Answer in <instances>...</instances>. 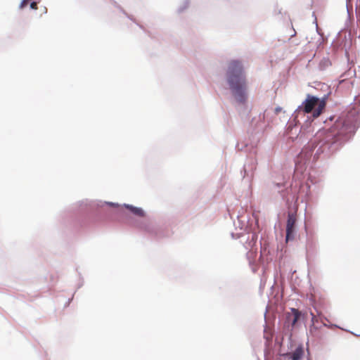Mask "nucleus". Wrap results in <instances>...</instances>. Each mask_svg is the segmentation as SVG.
<instances>
[{"instance_id": "obj_1", "label": "nucleus", "mask_w": 360, "mask_h": 360, "mask_svg": "<svg viewBox=\"0 0 360 360\" xmlns=\"http://www.w3.org/2000/svg\"><path fill=\"white\" fill-rule=\"evenodd\" d=\"M334 124L328 129H320L313 136L312 129H309L307 123L300 125L289 120L285 132L292 142L303 144L307 142L295 160V167L297 172H303L307 166L322 156L328 158L338 152L354 135L360 124V111L350 109L338 117H329Z\"/></svg>"}, {"instance_id": "obj_2", "label": "nucleus", "mask_w": 360, "mask_h": 360, "mask_svg": "<svg viewBox=\"0 0 360 360\" xmlns=\"http://www.w3.org/2000/svg\"><path fill=\"white\" fill-rule=\"evenodd\" d=\"M225 81L237 103L244 105L248 98L247 77L243 61L232 59L227 63Z\"/></svg>"}, {"instance_id": "obj_3", "label": "nucleus", "mask_w": 360, "mask_h": 360, "mask_svg": "<svg viewBox=\"0 0 360 360\" xmlns=\"http://www.w3.org/2000/svg\"><path fill=\"white\" fill-rule=\"evenodd\" d=\"M104 205H106L109 207H115L117 209V213L124 215L125 217L126 223L128 225H130L133 227H135L141 231H146L147 233L157 235L155 228L150 226L146 221L135 219L130 216H128L120 207V205L118 203L108 202V201H101V200H84L78 202L77 204L74 205V209L78 212L81 214H87L93 212L96 207H101Z\"/></svg>"}, {"instance_id": "obj_4", "label": "nucleus", "mask_w": 360, "mask_h": 360, "mask_svg": "<svg viewBox=\"0 0 360 360\" xmlns=\"http://www.w3.org/2000/svg\"><path fill=\"white\" fill-rule=\"evenodd\" d=\"M290 309V312L285 313L283 326L285 334L291 338L293 330L300 326L301 321L304 319L305 314L297 308L291 307Z\"/></svg>"}, {"instance_id": "obj_5", "label": "nucleus", "mask_w": 360, "mask_h": 360, "mask_svg": "<svg viewBox=\"0 0 360 360\" xmlns=\"http://www.w3.org/2000/svg\"><path fill=\"white\" fill-rule=\"evenodd\" d=\"M271 110H266L260 112L257 117L252 119L250 129L255 134H262L269 127Z\"/></svg>"}, {"instance_id": "obj_6", "label": "nucleus", "mask_w": 360, "mask_h": 360, "mask_svg": "<svg viewBox=\"0 0 360 360\" xmlns=\"http://www.w3.org/2000/svg\"><path fill=\"white\" fill-rule=\"evenodd\" d=\"M316 110L314 112H305L303 108L300 109V106L298 105L294 112L292 114L291 117L289 120H293L295 122L298 123V124H308L307 127L309 129H311V122L313 121L314 117H318L319 115H315Z\"/></svg>"}, {"instance_id": "obj_7", "label": "nucleus", "mask_w": 360, "mask_h": 360, "mask_svg": "<svg viewBox=\"0 0 360 360\" xmlns=\"http://www.w3.org/2000/svg\"><path fill=\"white\" fill-rule=\"evenodd\" d=\"M314 84V89L323 93V95H318L320 98V104L316 108V112L314 114L315 115H319L325 108L326 101L329 96L332 95L333 90L330 89V86L325 83L316 82Z\"/></svg>"}, {"instance_id": "obj_8", "label": "nucleus", "mask_w": 360, "mask_h": 360, "mask_svg": "<svg viewBox=\"0 0 360 360\" xmlns=\"http://www.w3.org/2000/svg\"><path fill=\"white\" fill-rule=\"evenodd\" d=\"M257 160L255 157L250 156L247 159L243 165V170L241 171L243 180L246 181L248 183L252 181L255 171L257 169Z\"/></svg>"}, {"instance_id": "obj_9", "label": "nucleus", "mask_w": 360, "mask_h": 360, "mask_svg": "<svg viewBox=\"0 0 360 360\" xmlns=\"http://www.w3.org/2000/svg\"><path fill=\"white\" fill-rule=\"evenodd\" d=\"M320 104V98L319 96L307 94V98L302 102L300 109L303 108L305 112L312 113Z\"/></svg>"}, {"instance_id": "obj_10", "label": "nucleus", "mask_w": 360, "mask_h": 360, "mask_svg": "<svg viewBox=\"0 0 360 360\" xmlns=\"http://www.w3.org/2000/svg\"><path fill=\"white\" fill-rule=\"evenodd\" d=\"M295 227L296 214L295 212H289L288 214L285 227V240L287 242L294 240L296 233Z\"/></svg>"}, {"instance_id": "obj_11", "label": "nucleus", "mask_w": 360, "mask_h": 360, "mask_svg": "<svg viewBox=\"0 0 360 360\" xmlns=\"http://www.w3.org/2000/svg\"><path fill=\"white\" fill-rule=\"evenodd\" d=\"M353 86V82L348 79L340 80L338 84L335 85L333 89H335L334 94L339 96L342 94L345 91H349Z\"/></svg>"}, {"instance_id": "obj_12", "label": "nucleus", "mask_w": 360, "mask_h": 360, "mask_svg": "<svg viewBox=\"0 0 360 360\" xmlns=\"http://www.w3.org/2000/svg\"><path fill=\"white\" fill-rule=\"evenodd\" d=\"M304 356V347L302 344L299 345L294 352L286 353L284 356L288 357L291 360H301Z\"/></svg>"}, {"instance_id": "obj_13", "label": "nucleus", "mask_w": 360, "mask_h": 360, "mask_svg": "<svg viewBox=\"0 0 360 360\" xmlns=\"http://www.w3.org/2000/svg\"><path fill=\"white\" fill-rule=\"evenodd\" d=\"M122 206L127 209L130 213L136 217H144L146 214L145 210L140 207H136L133 205L127 203H124Z\"/></svg>"}, {"instance_id": "obj_14", "label": "nucleus", "mask_w": 360, "mask_h": 360, "mask_svg": "<svg viewBox=\"0 0 360 360\" xmlns=\"http://www.w3.org/2000/svg\"><path fill=\"white\" fill-rule=\"evenodd\" d=\"M248 219L245 216L237 215V221H234L233 224L236 229L239 228L240 230L245 229L248 226Z\"/></svg>"}, {"instance_id": "obj_15", "label": "nucleus", "mask_w": 360, "mask_h": 360, "mask_svg": "<svg viewBox=\"0 0 360 360\" xmlns=\"http://www.w3.org/2000/svg\"><path fill=\"white\" fill-rule=\"evenodd\" d=\"M274 187L276 189H278V192L281 193V196L283 200H285L286 193H288L285 188V186L282 183H276L274 184Z\"/></svg>"}, {"instance_id": "obj_16", "label": "nucleus", "mask_w": 360, "mask_h": 360, "mask_svg": "<svg viewBox=\"0 0 360 360\" xmlns=\"http://www.w3.org/2000/svg\"><path fill=\"white\" fill-rule=\"evenodd\" d=\"M316 248V243L312 238H307L306 241V250L309 252H313Z\"/></svg>"}, {"instance_id": "obj_17", "label": "nucleus", "mask_w": 360, "mask_h": 360, "mask_svg": "<svg viewBox=\"0 0 360 360\" xmlns=\"http://www.w3.org/2000/svg\"><path fill=\"white\" fill-rule=\"evenodd\" d=\"M310 314L311 316V325L309 327V330L311 332H312V330H319L321 327L316 325V323L319 322V319L316 317L314 313L311 311Z\"/></svg>"}, {"instance_id": "obj_18", "label": "nucleus", "mask_w": 360, "mask_h": 360, "mask_svg": "<svg viewBox=\"0 0 360 360\" xmlns=\"http://www.w3.org/2000/svg\"><path fill=\"white\" fill-rule=\"evenodd\" d=\"M118 8L120 9V11L127 18H129L130 20H131L132 22H134L136 25H137L141 30H143V31H145V29L143 27V25H140L139 23H138L136 22V20H135V18L132 16V15H129L122 7L120 6H118Z\"/></svg>"}, {"instance_id": "obj_19", "label": "nucleus", "mask_w": 360, "mask_h": 360, "mask_svg": "<svg viewBox=\"0 0 360 360\" xmlns=\"http://www.w3.org/2000/svg\"><path fill=\"white\" fill-rule=\"evenodd\" d=\"M189 4V0H184V5L181 6L178 8L177 11L179 13H182L184 10H186Z\"/></svg>"}, {"instance_id": "obj_20", "label": "nucleus", "mask_w": 360, "mask_h": 360, "mask_svg": "<svg viewBox=\"0 0 360 360\" xmlns=\"http://www.w3.org/2000/svg\"><path fill=\"white\" fill-rule=\"evenodd\" d=\"M258 236L256 233H252L251 235V241L250 242V245H253L256 243L257 240Z\"/></svg>"}, {"instance_id": "obj_21", "label": "nucleus", "mask_w": 360, "mask_h": 360, "mask_svg": "<svg viewBox=\"0 0 360 360\" xmlns=\"http://www.w3.org/2000/svg\"><path fill=\"white\" fill-rule=\"evenodd\" d=\"M322 326L326 327V328H340V327L338 326L336 324H333V323L328 324V323H326L324 322H322Z\"/></svg>"}, {"instance_id": "obj_22", "label": "nucleus", "mask_w": 360, "mask_h": 360, "mask_svg": "<svg viewBox=\"0 0 360 360\" xmlns=\"http://www.w3.org/2000/svg\"><path fill=\"white\" fill-rule=\"evenodd\" d=\"M314 309L316 310V313H317L318 316H319V318H320V319H321V321H323V320H326V321H328V318H327V317H326V316H323V315H321V312L318 310V309L316 308V306H314Z\"/></svg>"}, {"instance_id": "obj_23", "label": "nucleus", "mask_w": 360, "mask_h": 360, "mask_svg": "<svg viewBox=\"0 0 360 360\" xmlns=\"http://www.w3.org/2000/svg\"><path fill=\"white\" fill-rule=\"evenodd\" d=\"M245 235L243 233H231V237L233 238H240V237H243Z\"/></svg>"}, {"instance_id": "obj_24", "label": "nucleus", "mask_w": 360, "mask_h": 360, "mask_svg": "<svg viewBox=\"0 0 360 360\" xmlns=\"http://www.w3.org/2000/svg\"><path fill=\"white\" fill-rule=\"evenodd\" d=\"M30 8L32 10H36L37 9V2L32 1L30 4Z\"/></svg>"}, {"instance_id": "obj_25", "label": "nucleus", "mask_w": 360, "mask_h": 360, "mask_svg": "<svg viewBox=\"0 0 360 360\" xmlns=\"http://www.w3.org/2000/svg\"><path fill=\"white\" fill-rule=\"evenodd\" d=\"M76 291H77V290L74 292V293H73L72 296L70 298H69V299L68 300V301H67V302H66V304H65V307H67V306H69V305H70V302L72 301V300H73V298H74V295H75V294Z\"/></svg>"}, {"instance_id": "obj_26", "label": "nucleus", "mask_w": 360, "mask_h": 360, "mask_svg": "<svg viewBox=\"0 0 360 360\" xmlns=\"http://www.w3.org/2000/svg\"><path fill=\"white\" fill-rule=\"evenodd\" d=\"M314 23L316 24V32L317 33L319 34V35H321V32H320V30L318 27V24H317V21H316V17H315V19H314Z\"/></svg>"}, {"instance_id": "obj_27", "label": "nucleus", "mask_w": 360, "mask_h": 360, "mask_svg": "<svg viewBox=\"0 0 360 360\" xmlns=\"http://www.w3.org/2000/svg\"><path fill=\"white\" fill-rule=\"evenodd\" d=\"M282 108L281 107H276L274 109V113L277 114L278 112L281 111Z\"/></svg>"}, {"instance_id": "obj_28", "label": "nucleus", "mask_w": 360, "mask_h": 360, "mask_svg": "<svg viewBox=\"0 0 360 360\" xmlns=\"http://www.w3.org/2000/svg\"><path fill=\"white\" fill-rule=\"evenodd\" d=\"M83 284H84V281H80V282L78 283V285H77V289H79L80 288H82V285H83Z\"/></svg>"}, {"instance_id": "obj_29", "label": "nucleus", "mask_w": 360, "mask_h": 360, "mask_svg": "<svg viewBox=\"0 0 360 360\" xmlns=\"http://www.w3.org/2000/svg\"><path fill=\"white\" fill-rule=\"evenodd\" d=\"M347 13H348V17L349 18H350V13H349V8H347Z\"/></svg>"}, {"instance_id": "obj_30", "label": "nucleus", "mask_w": 360, "mask_h": 360, "mask_svg": "<svg viewBox=\"0 0 360 360\" xmlns=\"http://www.w3.org/2000/svg\"><path fill=\"white\" fill-rule=\"evenodd\" d=\"M43 11H44V13H46V12H47V8H44V9H43Z\"/></svg>"}, {"instance_id": "obj_31", "label": "nucleus", "mask_w": 360, "mask_h": 360, "mask_svg": "<svg viewBox=\"0 0 360 360\" xmlns=\"http://www.w3.org/2000/svg\"><path fill=\"white\" fill-rule=\"evenodd\" d=\"M43 11H44V13H46V12H47V8H44V9H43Z\"/></svg>"}, {"instance_id": "obj_32", "label": "nucleus", "mask_w": 360, "mask_h": 360, "mask_svg": "<svg viewBox=\"0 0 360 360\" xmlns=\"http://www.w3.org/2000/svg\"><path fill=\"white\" fill-rule=\"evenodd\" d=\"M266 313H267V309H266L265 313H264V316H265V317H266Z\"/></svg>"}, {"instance_id": "obj_33", "label": "nucleus", "mask_w": 360, "mask_h": 360, "mask_svg": "<svg viewBox=\"0 0 360 360\" xmlns=\"http://www.w3.org/2000/svg\"><path fill=\"white\" fill-rule=\"evenodd\" d=\"M349 0H347V1H348Z\"/></svg>"}, {"instance_id": "obj_34", "label": "nucleus", "mask_w": 360, "mask_h": 360, "mask_svg": "<svg viewBox=\"0 0 360 360\" xmlns=\"http://www.w3.org/2000/svg\"><path fill=\"white\" fill-rule=\"evenodd\" d=\"M308 360H309V359H308Z\"/></svg>"}]
</instances>
